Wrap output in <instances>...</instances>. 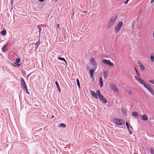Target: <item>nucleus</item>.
<instances>
[{"instance_id":"1","label":"nucleus","mask_w":154,"mask_h":154,"mask_svg":"<svg viewBox=\"0 0 154 154\" xmlns=\"http://www.w3.org/2000/svg\"><path fill=\"white\" fill-rule=\"evenodd\" d=\"M96 92L98 93V96L101 101L104 103H106L107 102L106 99L100 93V91L97 90Z\"/></svg>"},{"instance_id":"2","label":"nucleus","mask_w":154,"mask_h":154,"mask_svg":"<svg viewBox=\"0 0 154 154\" xmlns=\"http://www.w3.org/2000/svg\"><path fill=\"white\" fill-rule=\"evenodd\" d=\"M114 122L118 125H123L125 123V121L123 119H113Z\"/></svg>"},{"instance_id":"3","label":"nucleus","mask_w":154,"mask_h":154,"mask_svg":"<svg viewBox=\"0 0 154 154\" xmlns=\"http://www.w3.org/2000/svg\"><path fill=\"white\" fill-rule=\"evenodd\" d=\"M116 20V18L115 17H111L107 24L108 27L109 28L112 26Z\"/></svg>"},{"instance_id":"4","label":"nucleus","mask_w":154,"mask_h":154,"mask_svg":"<svg viewBox=\"0 0 154 154\" xmlns=\"http://www.w3.org/2000/svg\"><path fill=\"white\" fill-rule=\"evenodd\" d=\"M122 25L123 23L122 22H119L115 27V32H116L119 31L120 30Z\"/></svg>"},{"instance_id":"5","label":"nucleus","mask_w":154,"mask_h":154,"mask_svg":"<svg viewBox=\"0 0 154 154\" xmlns=\"http://www.w3.org/2000/svg\"><path fill=\"white\" fill-rule=\"evenodd\" d=\"M144 87L150 92L152 94L154 95V91L149 84H146V85H145Z\"/></svg>"},{"instance_id":"6","label":"nucleus","mask_w":154,"mask_h":154,"mask_svg":"<svg viewBox=\"0 0 154 154\" xmlns=\"http://www.w3.org/2000/svg\"><path fill=\"white\" fill-rule=\"evenodd\" d=\"M135 79L137 81L140 83L142 85H143V86L144 87L145 85H146V84L145 83V82L141 78H139L136 76H135Z\"/></svg>"},{"instance_id":"7","label":"nucleus","mask_w":154,"mask_h":154,"mask_svg":"<svg viewBox=\"0 0 154 154\" xmlns=\"http://www.w3.org/2000/svg\"><path fill=\"white\" fill-rule=\"evenodd\" d=\"M103 62L104 63L107 64L110 66H114L113 63L111 62V61L109 60L103 59Z\"/></svg>"},{"instance_id":"8","label":"nucleus","mask_w":154,"mask_h":154,"mask_svg":"<svg viewBox=\"0 0 154 154\" xmlns=\"http://www.w3.org/2000/svg\"><path fill=\"white\" fill-rule=\"evenodd\" d=\"M20 81L22 88H23L24 87H25V86H27L26 84L25 81L23 78H20Z\"/></svg>"},{"instance_id":"9","label":"nucleus","mask_w":154,"mask_h":154,"mask_svg":"<svg viewBox=\"0 0 154 154\" xmlns=\"http://www.w3.org/2000/svg\"><path fill=\"white\" fill-rule=\"evenodd\" d=\"M90 62L92 65L96 67V64L95 59L94 58H92L90 61Z\"/></svg>"},{"instance_id":"10","label":"nucleus","mask_w":154,"mask_h":154,"mask_svg":"<svg viewBox=\"0 0 154 154\" xmlns=\"http://www.w3.org/2000/svg\"><path fill=\"white\" fill-rule=\"evenodd\" d=\"M110 87L111 89L113 90L114 92H117L118 91V88L114 85H111Z\"/></svg>"},{"instance_id":"11","label":"nucleus","mask_w":154,"mask_h":154,"mask_svg":"<svg viewBox=\"0 0 154 154\" xmlns=\"http://www.w3.org/2000/svg\"><path fill=\"white\" fill-rule=\"evenodd\" d=\"M8 45V44H5L2 47V50L3 52H6L8 49L7 47V46Z\"/></svg>"},{"instance_id":"12","label":"nucleus","mask_w":154,"mask_h":154,"mask_svg":"<svg viewBox=\"0 0 154 154\" xmlns=\"http://www.w3.org/2000/svg\"><path fill=\"white\" fill-rule=\"evenodd\" d=\"M20 61V58H17L15 62H16V64H17V66H16V65H14V66H15L16 67H18L19 66H20V64H19Z\"/></svg>"},{"instance_id":"13","label":"nucleus","mask_w":154,"mask_h":154,"mask_svg":"<svg viewBox=\"0 0 154 154\" xmlns=\"http://www.w3.org/2000/svg\"><path fill=\"white\" fill-rule=\"evenodd\" d=\"M91 95L95 98L96 99L98 98L97 94H98V93H95L94 91H91Z\"/></svg>"},{"instance_id":"14","label":"nucleus","mask_w":154,"mask_h":154,"mask_svg":"<svg viewBox=\"0 0 154 154\" xmlns=\"http://www.w3.org/2000/svg\"><path fill=\"white\" fill-rule=\"evenodd\" d=\"M141 119L143 121H146L148 120V118L146 114H144L141 117Z\"/></svg>"},{"instance_id":"15","label":"nucleus","mask_w":154,"mask_h":154,"mask_svg":"<svg viewBox=\"0 0 154 154\" xmlns=\"http://www.w3.org/2000/svg\"><path fill=\"white\" fill-rule=\"evenodd\" d=\"M32 44H35L36 46V49H37L39 45L40 44V37H39V39L38 41V42H37L35 43V44L33 43Z\"/></svg>"},{"instance_id":"16","label":"nucleus","mask_w":154,"mask_h":154,"mask_svg":"<svg viewBox=\"0 0 154 154\" xmlns=\"http://www.w3.org/2000/svg\"><path fill=\"white\" fill-rule=\"evenodd\" d=\"M103 79L101 77H100V78L99 83L100 84V87H102L103 86Z\"/></svg>"},{"instance_id":"17","label":"nucleus","mask_w":154,"mask_h":154,"mask_svg":"<svg viewBox=\"0 0 154 154\" xmlns=\"http://www.w3.org/2000/svg\"><path fill=\"white\" fill-rule=\"evenodd\" d=\"M55 84H56V86L58 89V90L59 91V92L60 93V87L59 86V85L58 83V82L57 81H56L55 82Z\"/></svg>"},{"instance_id":"18","label":"nucleus","mask_w":154,"mask_h":154,"mask_svg":"<svg viewBox=\"0 0 154 154\" xmlns=\"http://www.w3.org/2000/svg\"><path fill=\"white\" fill-rule=\"evenodd\" d=\"M103 75L104 77V79H106L108 75V72L106 71H104L103 72Z\"/></svg>"},{"instance_id":"19","label":"nucleus","mask_w":154,"mask_h":154,"mask_svg":"<svg viewBox=\"0 0 154 154\" xmlns=\"http://www.w3.org/2000/svg\"><path fill=\"white\" fill-rule=\"evenodd\" d=\"M23 90L26 91V93L27 94H29V92L28 90L27 86H25V87H23Z\"/></svg>"},{"instance_id":"20","label":"nucleus","mask_w":154,"mask_h":154,"mask_svg":"<svg viewBox=\"0 0 154 154\" xmlns=\"http://www.w3.org/2000/svg\"><path fill=\"white\" fill-rule=\"evenodd\" d=\"M58 59L59 60L64 61L65 62V63H66V64H67V62L66 61L65 59L64 58H61V57H58Z\"/></svg>"},{"instance_id":"21","label":"nucleus","mask_w":154,"mask_h":154,"mask_svg":"<svg viewBox=\"0 0 154 154\" xmlns=\"http://www.w3.org/2000/svg\"><path fill=\"white\" fill-rule=\"evenodd\" d=\"M6 31L4 29L1 32V34L3 35H5L6 34Z\"/></svg>"},{"instance_id":"22","label":"nucleus","mask_w":154,"mask_h":154,"mask_svg":"<svg viewBox=\"0 0 154 154\" xmlns=\"http://www.w3.org/2000/svg\"><path fill=\"white\" fill-rule=\"evenodd\" d=\"M57 30H58L59 31H60L61 30V28L60 25L59 24H57Z\"/></svg>"},{"instance_id":"23","label":"nucleus","mask_w":154,"mask_h":154,"mask_svg":"<svg viewBox=\"0 0 154 154\" xmlns=\"http://www.w3.org/2000/svg\"><path fill=\"white\" fill-rule=\"evenodd\" d=\"M76 80L77 81V84L78 87L79 88H80V85L79 80L78 79H76Z\"/></svg>"},{"instance_id":"24","label":"nucleus","mask_w":154,"mask_h":154,"mask_svg":"<svg viewBox=\"0 0 154 154\" xmlns=\"http://www.w3.org/2000/svg\"><path fill=\"white\" fill-rule=\"evenodd\" d=\"M140 68L141 70H144L145 69V67L143 65H141L140 66Z\"/></svg>"},{"instance_id":"25","label":"nucleus","mask_w":154,"mask_h":154,"mask_svg":"<svg viewBox=\"0 0 154 154\" xmlns=\"http://www.w3.org/2000/svg\"><path fill=\"white\" fill-rule=\"evenodd\" d=\"M59 126L65 128L66 127V125L63 123H61L59 125Z\"/></svg>"},{"instance_id":"26","label":"nucleus","mask_w":154,"mask_h":154,"mask_svg":"<svg viewBox=\"0 0 154 154\" xmlns=\"http://www.w3.org/2000/svg\"><path fill=\"white\" fill-rule=\"evenodd\" d=\"M151 60V61L152 62H154V57L153 55H151L150 57Z\"/></svg>"},{"instance_id":"27","label":"nucleus","mask_w":154,"mask_h":154,"mask_svg":"<svg viewBox=\"0 0 154 154\" xmlns=\"http://www.w3.org/2000/svg\"><path fill=\"white\" fill-rule=\"evenodd\" d=\"M132 115L134 116H137L138 115V113L137 112H133Z\"/></svg>"},{"instance_id":"28","label":"nucleus","mask_w":154,"mask_h":154,"mask_svg":"<svg viewBox=\"0 0 154 154\" xmlns=\"http://www.w3.org/2000/svg\"><path fill=\"white\" fill-rule=\"evenodd\" d=\"M37 27H38V29H39V34H40V33H41V31L42 30V28L40 25H38Z\"/></svg>"},{"instance_id":"29","label":"nucleus","mask_w":154,"mask_h":154,"mask_svg":"<svg viewBox=\"0 0 154 154\" xmlns=\"http://www.w3.org/2000/svg\"><path fill=\"white\" fill-rule=\"evenodd\" d=\"M94 72V70L93 69H91L89 72V73L90 74H93V73Z\"/></svg>"},{"instance_id":"30","label":"nucleus","mask_w":154,"mask_h":154,"mask_svg":"<svg viewBox=\"0 0 154 154\" xmlns=\"http://www.w3.org/2000/svg\"><path fill=\"white\" fill-rule=\"evenodd\" d=\"M150 152L151 154H154V149L152 148L151 149Z\"/></svg>"},{"instance_id":"31","label":"nucleus","mask_w":154,"mask_h":154,"mask_svg":"<svg viewBox=\"0 0 154 154\" xmlns=\"http://www.w3.org/2000/svg\"><path fill=\"white\" fill-rule=\"evenodd\" d=\"M128 131H129V134H130V135L131 134H132V132L131 131V130H130V128H129V127L128 128Z\"/></svg>"},{"instance_id":"32","label":"nucleus","mask_w":154,"mask_h":154,"mask_svg":"<svg viewBox=\"0 0 154 154\" xmlns=\"http://www.w3.org/2000/svg\"><path fill=\"white\" fill-rule=\"evenodd\" d=\"M149 82L154 85V80H151L149 81Z\"/></svg>"},{"instance_id":"33","label":"nucleus","mask_w":154,"mask_h":154,"mask_svg":"<svg viewBox=\"0 0 154 154\" xmlns=\"http://www.w3.org/2000/svg\"><path fill=\"white\" fill-rule=\"evenodd\" d=\"M135 68V71H136V72L137 73V75H138V76H139V74L137 69L136 68Z\"/></svg>"},{"instance_id":"34","label":"nucleus","mask_w":154,"mask_h":154,"mask_svg":"<svg viewBox=\"0 0 154 154\" xmlns=\"http://www.w3.org/2000/svg\"><path fill=\"white\" fill-rule=\"evenodd\" d=\"M127 91H128V94H131V91L129 90H127Z\"/></svg>"},{"instance_id":"35","label":"nucleus","mask_w":154,"mask_h":154,"mask_svg":"<svg viewBox=\"0 0 154 154\" xmlns=\"http://www.w3.org/2000/svg\"><path fill=\"white\" fill-rule=\"evenodd\" d=\"M11 5L12 6L13 5V3H14L13 0H11Z\"/></svg>"},{"instance_id":"36","label":"nucleus","mask_w":154,"mask_h":154,"mask_svg":"<svg viewBox=\"0 0 154 154\" xmlns=\"http://www.w3.org/2000/svg\"><path fill=\"white\" fill-rule=\"evenodd\" d=\"M126 125L127 127V128H128L129 127L128 123L127 122H126Z\"/></svg>"},{"instance_id":"37","label":"nucleus","mask_w":154,"mask_h":154,"mask_svg":"<svg viewBox=\"0 0 154 154\" xmlns=\"http://www.w3.org/2000/svg\"><path fill=\"white\" fill-rule=\"evenodd\" d=\"M11 64L14 66V65H16V66H17V64H16V62H15L13 64V63H11Z\"/></svg>"},{"instance_id":"38","label":"nucleus","mask_w":154,"mask_h":154,"mask_svg":"<svg viewBox=\"0 0 154 154\" xmlns=\"http://www.w3.org/2000/svg\"><path fill=\"white\" fill-rule=\"evenodd\" d=\"M128 1H129L128 0H127L126 1H125L124 2V3L125 4H127L128 3Z\"/></svg>"},{"instance_id":"39","label":"nucleus","mask_w":154,"mask_h":154,"mask_svg":"<svg viewBox=\"0 0 154 154\" xmlns=\"http://www.w3.org/2000/svg\"><path fill=\"white\" fill-rule=\"evenodd\" d=\"M138 64L140 66L141 65H142L143 64H142V63L140 62H139L138 63Z\"/></svg>"},{"instance_id":"40","label":"nucleus","mask_w":154,"mask_h":154,"mask_svg":"<svg viewBox=\"0 0 154 154\" xmlns=\"http://www.w3.org/2000/svg\"><path fill=\"white\" fill-rule=\"evenodd\" d=\"M90 76L91 78H92L93 77V74H90Z\"/></svg>"},{"instance_id":"41","label":"nucleus","mask_w":154,"mask_h":154,"mask_svg":"<svg viewBox=\"0 0 154 154\" xmlns=\"http://www.w3.org/2000/svg\"><path fill=\"white\" fill-rule=\"evenodd\" d=\"M154 2V0H151V3H153Z\"/></svg>"},{"instance_id":"42","label":"nucleus","mask_w":154,"mask_h":154,"mask_svg":"<svg viewBox=\"0 0 154 154\" xmlns=\"http://www.w3.org/2000/svg\"><path fill=\"white\" fill-rule=\"evenodd\" d=\"M44 1V0H39V1L40 2H43Z\"/></svg>"},{"instance_id":"43","label":"nucleus","mask_w":154,"mask_h":154,"mask_svg":"<svg viewBox=\"0 0 154 154\" xmlns=\"http://www.w3.org/2000/svg\"><path fill=\"white\" fill-rule=\"evenodd\" d=\"M152 36H153V38H154V32H153Z\"/></svg>"},{"instance_id":"44","label":"nucleus","mask_w":154,"mask_h":154,"mask_svg":"<svg viewBox=\"0 0 154 154\" xmlns=\"http://www.w3.org/2000/svg\"><path fill=\"white\" fill-rule=\"evenodd\" d=\"M31 73H30L29 74H28L27 76V78H28V77L29 76V75Z\"/></svg>"},{"instance_id":"45","label":"nucleus","mask_w":154,"mask_h":154,"mask_svg":"<svg viewBox=\"0 0 154 154\" xmlns=\"http://www.w3.org/2000/svg\"><path fill=\"white\" fill-rule=\"evenodd\" d=\"M86 12H87V11H84V13H86Z\"/></svg>"},{"instance_id":"46","label":"nucleus","mask_w":154,"mask_h":154,"mask_svg":"<svg viewBox=\"0 0 154 154\" xmlns=\"http://www.w3.org/2000/svg\"><path fill=\"white\" fill-rule=\"evenodd\" d=\"M131 129H133V128H132V127L131 126Z\"/></svg>"},{"instance_id":"47","label":"nucleus","mask_w":154,"mask_h":154,"mask_svg":"<svg viewBox=\"0 0 154 154\" xmlns=\"http://www.w3.org/2000/svg\"><path fill=\"white\" fill-rule=\"evenodd\" d=\"M134 25H133V28H134V27H134Z\"/></svg>"},{"instance_id":"48","label":"nucleus","mask_w":154,"mask_h":154,"mask_svg":"<svg viewBox=\"0 0 154 154\" xmlns=\"http://www.w3.org/2000/svg\"><path fill=\"white\" fill-rule=\"evenodd\" d=\"M134 154H138L137 153H134Z\"/></svg>"},{"instance_id":"49","label":"nucleus","mask_w":154,"mask_h":154,"mask_svg":"<svg viewBox=\"0 0 154 154\" xmlns=\"http://www.w3.org/2000/svg\"><path fill=\"white\" fill-rule=\"evenodd\" d=\"M128 1H129V0H128Z\"/></svg>"},{"instance_id":"50","label":"nucleus","mask_w":154,"mask_h":154,"mask_svg":"<svg viewBox=\"0 0 154 154\" xmlns=\"http://www.w3.org/2000/svg\"><path fill=\"white\" fill-rule=\"evenodd\" d=\"M153 32H154V31H153Z\"/></svg>"}]
</instances>
